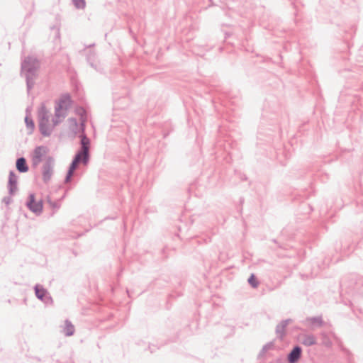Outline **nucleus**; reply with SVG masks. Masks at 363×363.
<instances>
[{
  "mask_svg": "<svg viewBox=\"0 0 363 363\" xmlns=\"http://www.w3.org/2000/svg\"><path fill=\"white\" fill-rule=\"evenodd\" d=\"M272 342H268L266 345H264L261 351L259 352V356H263L268 350L272 347Z\"/></svg>",
  "mask_w": 363,
  "mask_h": 363,
  "instance_id": "4be33fe9",
  "label": "nucleus"
},
{
  "mask_svg": "<svg viewBox=\"0 0 363 363\" xmlns=\"http://www.w3.org/2000/svg\"><path fill=\"white\" fill-rule=\"evenodd\" d=\"M68 122H69V129H70V130L74 134H75V135L77 134L80 130L82 133L84 132V127H85L84 122H85V120L82 119V123H81L80 128H79L78 121H77V119L76 118H68Z\"/></svg>",
  "mask_w": 363,
  "mask_h": 363,
  "instance_id": "f8f14e48",
  "label": "nucleus"
},
{
  "mask_svg": "<svg viewBox=\"0 0 363 363\" xmlns=\"http://www.w3.org/2000/svg\"><path fill=\"white\" fill-rule=\"evenodd\" d=\"M80 162L83 163L84 164H86L89 162V160L85 161L84 156L77 153L72 160L69 168L75 171Z\"/></svg>",
  "mask_w": 363,
  "mask_h": 363,
  "instance_id": "ddd939ff",
  "label": "nucleus"
},
{
  "mask_svg": "<svg viewBox=\"0 0 363 363\" xmlns=\"http://www.w3.org/2000/svg\"><path fill=\"white\" fill-rule=\"evenodd\" d=\"M94 45H95V44H94V43H93V44H91V45H88V46H86V48H91V47H93V46H94Z\"/></svg>",
  "mask_w": 363,
  "mask_h": 363,
  "instance_id": "a878e982",
  "label": "nucleus"
},
{
  "mask_svg": "<svg viewBox=\"0 0 363 363\" xmlns=\"http://www.w3.org/2000/svg\"><path fill=\"white\" fill-rule=\"evenodd\" d=\"M16 167L17 170L20 173H26L29 169L28 166L26 162V160L23 157H19L16 160Z\"/></svg>",
  "mask_w": 363,
  "mask_h": 363,
  "instance_id": "4468645a",
  "label": "nucleus"
},
{
  "mask_svg": "<svg viewBox=\"0 0 363 363\" xmlns=\"http://www.w3.org/2000/svg\"><path fill=\"white\" fill-rule=\"evenodd\" d=\"M66 194H67V191H65V193L62 196V198L60 199H59L58 201H52L49 199L48 203H50V206L55 210L59 209L61 206L60 201L66 196Z\"/></svg>",
  "mask_w": 363,
  "mask_h": 363,
  "instance_id": "aec40b11",
  "label": "nucleus"
},
{
  "mask_svg": "<svg viewBox=\"0 0 363 363\" xmlns=\"http://www.w3.org/2000/svg\"><path fill=\"white\" fill-rule=\"evenodd\" d=\"M73 4L77 9H84L86 6L85 0H72Z\"/></svg>",
  "mask_w": 363,
  "mask_h": 363,
  "instance_id": "412c9836",
  "label": "nucleus"
},
{
  "mask_svg": "<svg viewBox=\"0 0 363 363\" xmlns=\"http://www.w3.org/2000/svg\"><path fill=\"white\" fill-rule=\"evenodd\" d=\"M26 112H28V109H26ZM25 123L28 129V133L32 134L35 129V123L33 118L27 113L25 117Z\"/></svg>",
  "mask_w": 363,
  "mask_h": 363,
  "instance_id": "f3484780",
  "label": "nucleus"
},
{
  "mask_svg": "<svg viewBox=\"0 0 363 363\" xmlns=\"http://www.w3.org/2000/svg\"><path fill=\"white\" fill-rule=\"evenodd\" d=\"M247 281L249 284L254 289L257 288L259 284V282L258 281L256 276L254 274H251V275L247 279Z\"/></svg>",
  "mask_w": 363,
  "mask_h": 363,
  "instance_id": "6ab92c4d",
  "label": "nucleus"
},
{
  "mask_svg": "<svg viewBox=\"0 0 363 363\" xmlns=\"http://www.w3.org/2000/svg\"><path fill=\"white\" fill-rule=\"evenodd\" d=\"M306 320L311 325L316 327H322L324 325L325 323L323 320L321 315L315 316V317H308L306 318Z\"/></svg>",
  "mask_w": 363,
  "mask_h": 363,
  "instance_id": "dca6fc26",
  "label": "nucleus"
},
{
  "mask_svg": "<svg viewBox=\"0 0 363 363\" xmlns=\"http://www.w3.org/2000/svg\"><path fill=\"white\" fill-rule=\"evenodd\" d=\"M272 242H274V243H276V244H277V245H278V247H279V248H282V246L278 244V242H277V240L276 239H273V240H272Z\"/></svg>",
  "mask_w": 363,
  "mask_h": 363,
  "instance_id": "393cba45",
  "label": "nucleus"
},
{
  "mask_svg": "<svg viewBox=\"0 0 363 363\" xmlns=\"http://www.w3.org/2000/svg\"><path fill=\"white\" fill-rule=\"evenodd\" d=\"M81 137V150L77 153L84 156V160H89L90 140L83 133Z\"/></svg>",
  "mask_w": 363,
  "mask_h": 363,
  "instance_id": "423d86ee",
  "label": "nucleus"
},
{
  "mask_svg": "<svg viewBox=\"0 0 363 363\" xmlns=\"http://www.w3.org/2000/svg\"><path fill=\"white\" fill-rule=\"evenodd\" d=\"M292 322V319L288 318L286 320H282L277 326L275 333L277 334V337L282 340L286 335V328L288 324Z\"/></svg>",
  "mask_w": 363,
  "mask_h": 363,
  "instance_id": "6e6552de",
  "label": "nucleus"
},
{
  "mask_svg": "<svg viewBox=\"0 0 363 363\" xmlns=\"http://www.w3.org/2000/svg\"><path fill=\"white\" fill-rule=\"evenodd\" d=\"M3 202L5 203L6 205H9L11 201H12V199L11 196H5L4 199H3Z\"/></svg>",
  "mask_w": 363,
  "mask_h": 363,
  "instance_id": "b1692460",
  "label": "nucleus"
},
{
  "mask_svg": "<svg viewBox=\"0 0 363 363\" xmlns=\"http://www.w3.org/2000/svg\"><path fill=\"white\" fill-rule=\"evenodd\" d=\"M26 206L36 215H40L43 212V201H35L34 194H30Z\"/></svg>",
  "mask_w": 363,
  "mask_h": 363,
  "instance_id": "20e7f679",
  "label": "nucleus"
},
{
  "mask_svg": "<svg viewBox=\"0 0 363 363\" xmlns=\"http://www.w3.org/2000/svg\"><path fill=\"white\" fill-rule=\"evenodd\" d=\"M34 290L35 296L39 300L48 303V300L52 299L50 296H48V292L43 286L36 284Z\"/></svg>",
  "mask_w": 363,
  "mask_h": 363,
  "instance_id": "9b49d317",
  "label": "nucleus"
},
{
  "mask_svg": "<svg viewBox=\"0 0 363 363\" xmlns=\"http://www.w3.org/2000/svg\"><path fill=\"white\" fill-rule=\"evenodd\" d=\"M18 176L13 171H10L8 181V191L10 196H12L18 190Z\"/></svg>",
  "mask_w": 363,
  "mask_h": 363,
  "instance_id": "1a4fd4ad",
  "label": "nucleus"
},
{
  "mask_svg": "<svg viewBox=\"0 0 363 363\" xmlns=\"http://www.w3.org/2000/svg\"><path fill=\"white\" fill-rule=\"evenodd\" d=\"M48 149L46 146H37L33 150L32 156V165L35 168L42 161L43 156L47 153Z\"/></svg>",
  "mask_w": 363,
  "mask_h": 363,
  "instance_id": "39448f33",
  "label": "nucleus"
},
{
  "mask_svg": "<svg viewBox=\"0 0 363 363\" xmlns=\"http://www.w3.org/2000/svg\"><path fill=\"white\" fill-rule=\"evenodd\" d=\"M38 116L40 133L45 137L50 136L52 133V129L50 128L49 123V111L46 108L44 103L41 104V106L38 109Z\"/></svg>",
  "mask_w": 363,
  "mask_h": 363,
  "instance_id": "f03ea898",
  "label": "nucleus"
},
{
  "mask_svg": "<svg viewBox=\"0 0 363 363\" xmlns=\"http://www.w3.org/2000/svg\"><path fill=\"white\" fill-rule=\"evenodd\" d=\"M63 332L65 336H72L74 335L75 332L74 325L68 319L65 320V327L63 329Z\"/></svg>",
  "mask_w": 363,
  "mask_h": 363,
  "instance_id": "2eb2a0df",
  "label": "nucleus"
},
{
  "mask_svg": "<svg viewBox=\"0 0 363 363\" xmlns=\"http://www.w3.org/2000/svg\"><path fill=\"white\" fill-rule=\"evenodd\" d=\"M302 354V348L299 345H296L287 354V361L289 363H297Z\"/></svg>",
  "mask_w": 363,
  "mask_h": 363,
  "instance_id": "9d476101",
  "label": "nucleus"
},
{
  "mask_svg": "<svg viewBox=\"0 0 363 363\" xmlns=\"http://www.w3.org/2000/svg\"><path fill=\"white\" fill-rule=\"evenodd\" d=\"M71 102L70 95L69 94H63L55 106V115L60 116V111L62 110L64 106L65 108H67L70 106Z\"/></svg>",
  "mask_w": 363,
  "mask_h": 363,
  "instance_id": "0eeeda50",
  "label": "nucleus"
},
{
  "mask_svg": "<svg viewBox=\"0 0 363 363\" xmlns=\"http://www.w3.org/2000/svg\"><path fill=\"white\" fill-rule=\"evenodd\" d=\"M74 170L73 169H68V171L67 172V175L65 177V183H69L70 182L71 179H72V177L74 174Z\"/></svg>",
  "mask_w": 363,
  "mask_h": 363,
  "instance_id": "5701e85b",
  "label": "nucleus"
},
{
  "mask_svg": "<svg viewBox=\"0 0 363 363\" xmlns=\"http://www.w3.org/2000/svg\"><path fill=\"white\" fill-rule=\"evenodd\" d=\"M40 67V60L33 55H28L21 60L20 74L25 78L28 94L35 86Z\"/></svg>",
  "mask_w": 363,
  "mask_h": 363,
  "instance_id": "f257e3e1",
  "label": "nucleus"
},
{
  "mask_svg": "<svg viewBox=\"0 0 363 363\" xmlns=\"http://www.w3.org/2000/svg\"><path fill=\"white\" fill-rule=\"evenodd\" d=\"M317 343L315 337L311 335H304L302 340V344L306 346H312Z\"/></svg>",
  "mask_w": 363,
  "mask_h": 363,
  "instance_id": "a211bd4d",
  "label": "nucleus"
},
{
  "mask_svg": "<svg viewBox=\"0 0 363 363\" xmlns=\"http://www.w3.org/2000/svg\"><path fill=\"white\" fill-rule=\"evenodd\" d=\"M55 167V159L52 156L46 157L42 167V177L44 183H48L53 174Z\"/></svg>",
  "mask_w": 363,
  "mask_h": 363,
  "instance_id": "7ed1b4c3",
  "label": "nucleus"
}]
</instances>
